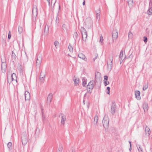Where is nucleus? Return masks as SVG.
<instances>
[{
	"label": "nucleus",
	"instance_id": "nucleus-32",
	"mask_svg": "<svg viewBox=\"0 0 152 152\" xmlns=\"http://www.w3.org/2000/svg\"><path fill=\"white\" fill-rule=\"evenodd\" d=\"M123 55H124L123 51L122 50H121V51L120 56H119V58L121 60H122L123 59Z\"/></svg>",
	"mask_w": 152,
	"mask_h": 152
},
{
	"label": "nucleus",
	"instance_id": "nucleus-9",
	"mask_svg": "<svg viewBox=\"0 0 152 152\" xmlns=\"http://www.w3.org/2000/svg\"><path fill=\"white\" fill-rule=\"evenodd\" d=\"M27 142V139L26 133L25 134V136L22 138V143L23 145H25Z\"/></svg>",
	"mask_w": 152,
	"mask_h": 152
},
{
	"label": "nucleus",
	"instance_id": "nucleus-35",
	"mask_svg": "<svg viewBox=\"0 0 152 152\" xmlns=\"http://www.w3.org/2000/svg\"><path fill=\"white\" fill-rule=\"evenodd\" d=\"M59 43L57 41H56L54 42V45L56 47V48H57V46H58V45H59Z\"/></svg>",
	"mask_w": 152,
	"mask_h": 152
},
{
	"label": "nucleus",
	"instance_id": "nucleus-28",
	"mask_svg": "<svg viewBox=\"0 0 152 152\" xmlns=\"http://www.w3.org/2000/svg\"><path fill=\"white\" fill-rule=\"evenodd\" d=\"M148 83L144 84L143 85V91L146 90L148 88Z\"/></svg>",
	"mask_w": 152,
	"mask_h": 152
},
{
	"label": "nucleus",
	"instance_id": "nucleus-31",
	"mask_svg": "<svg viewBox=\"0 0 152 152\" xmlns=\"http://www.w3.org/2000/svg\"><path fill=\"white\" fill-rule=\"evenodd\" d=\"M80 31L81 32L82 34L84 33H86V31L85 29V28L83 27H81L80 29Z\"/></svg>",
	"mask_w": 152,
	"mask_h": 152
},
{
	"label": "nucleus",
	"instance_id": "nucleus-48",
	"mask_svg": "<svg viewBox=\"0 0 152 152\" xmlns=\"http://www.w3.org/2000/svg\"><path fill=\"white\" fill-rule=\"evenodd\" d=\"M98 13L99 14H100V11L98 9L96 11V14H97V13Z\"/></svg>",
	"mask_w": 152,
	"mask_h": 152
},
{
	"label": "nucleus",
	"instance_id": "nucleus-3",
	"mask_svg": "<svg viewBox=\"0 0 152 152\" xmlns=\"http://www.w3.org/2000/svg\"><path fill=\"white\" fill-rule=\"evenodd\" d=\"M42 58V55L40 54H38L37 56V60L36 63V66L37 67H39L40 66Z\"/></svg>",
	"mask_w": 152,
	"mask_h": 152
},
{
	"label": "nucleus",
	"instance_id": "nucleus-59",
	"mask_svg": "<svg viewBox=\"0 0 152 152\" xmlns=\"http://www.w3.org/2000/svg\"><path fill=\"white\" fill-rule=\"evenodd\" d=\"M59 7H60V6H59Z\"/></svg>",
	"mask_w": 152,
	"mask_h": 152
},
{
	"label": "nucleus",
	"instance_id": "nucleus-10",
	"mask_svg": "<svg viewBox=\"0 0 152 152\" xmlns=\"http://www.w3.org/2000/svg\"><path fill=\"white\" fill-rule=\"evenodd\" d=\"M25 96L26 100H29L30 99V96L29 92L26 91L25 92Z\"/></svg>",
	"mask_w": 152,
	"mask_h": 152
},
{
	"label": "nucleus",
	"instance_id": "nucleus-7",
	"mask_svg": "<svg viewBox=\"0 0 152 152\" xmlns=\"http://www.w3.org/2000/svg\"><path fill=\"white\" fill-rule=\"evenodd\" d=\"M53 95L52 93H50L48 96L47 100V105H50L53 99Z\"/></svg>",
	"mask_w": 152,
	"mask_h": 152
},
{
	"label": "nucleus",
	"instance_id": "nucleus-24",
	"mask_svg": "<svg viewBox=\"0 0 152 152\" xmlns=\"http://www.w3.org/2000/svg\"><path fill=\"white\" fill-rule=\"evenodd\" d=\"M12 143L11 142H9L7 144V146L9 150L10 151L12 149Z\"/></svg>",
	"mask_w": 152,
	"mask_h": 152
},
{
	"label": "nucleus",
	"instance_id": "nucleus-53",
	"mask_svg": "<svg viewBox=\"0 0 152 152\" xmlns=\"http://www.w3.org/2000/svg\"><path fill=\"white\" fill-rule=\"evenodd\" d=\"M132 149V146L131 147H130V148H129V150L130 151H131Z\"/></svg>",
	"mask_w": 152,
	"mask_h": 152
},
{
	"label": "nucleus",
	"instance_id": "nucleus-18",
	"mask_svg": "<svg viewBox=\"0 0 152 152\" xmlns=\"http://www.w3.org/2000/svg\"><path fill=\"white\" fill-rule=\"evenodd\" d=\"M66 120V117L65 115H63L61 117V124L64 125Z\"/></svg>",
	"mask_w": 152,
	"mask_h": 152
},
{
	"label": "nucleus",
	"instance_id": "nucleus-23",
	"mask_svg": "<svg viewBox=\"0 0 152 152\" xmlns=\"http://www.w3.org/2000/svg\"><path fill=\"white\" fill-rule=\"evenodd\" d=\"M48 30H49V28L48 26H45L44 33L46 35H48Z\"/></svg>",
	"mask_w": 152,
	"mask_h": 152
},
{
	"label": "nucleus",
	"instance_id": "nucleus-17",
	"mask_svg": "<svg viewBox=\"0 0 152 152\" xmlns=\"http://www.w3.org/2000/svg\"><path fill=\"white\" fill-rule=\"evenodd\" d=\"M116 109V107L115 105L114 104L112 105L111 107V113L113 114H114L115 112V110Z\"/></svg>",
	"mask_w": 152,
	"mask_h": 152
},
{
	"label": "nucleus",
	"instance_id": "nucleus-49",
	"mask_svg": "<svg viewBox=\"0 0 152 152\" xmlns=\"http://www.w3.org/2000/svg\"><path fill=\"white\" fill-rule=\"evenodd\" d=\"M11 34H8V38L9 39H10L11 38Z\"/></svg>",
	"mask_w": 152,
	"mask_h": 152
},
{
	"label": "nucleus",
	"instance_id": "nucleus-8",
	"mask_svg": "<svg viewBox=\"0 0 152 152\" xmlns=\"http://www.w3.org/2000/svg\"><path fill=\"white\" fill-rule=\"evenodd\" d=\"M1 68L2 72L4 73H5L6 72L7 68V64L5 61H2Z\"/></svg>",
	"mask_w": 152,
	"mask_h": 152
},
{
	"label": "nucleus",
	"instance_id": "nucleus-14",
	"mask_svg": "<svg viewBox=\"0 0 152 152\" xmlns=\"http://www.w3.org/2000/svg\"><path fill=\"white\" fill-rule=\"evenodd\" d=\"M92 23V20L90 18L87 19L85 21V24L87 25H91Z\"/></svg>",
	"mask_w": 152,
	"mask_h": 152
},
{
	"label": "nucleus",
	"instance_id": "nucleus-57",
	"mask_svg": "<svg viewBox=\"0 0 152 152\" xmlns=\"http://www.w3.org/2000/svg\"><path fill=\"white\" fill-rule=\"evenodd\" d=\"M83 102L84 103V104H85V101L84 100L83 101Z\"/></svg>",
	"mask_w": 152,
	"mask_h": 152
},
{
	"label": "nucleus",
	"instance_id": "nucleus-60",
	"mask_svg": "<svg viewBox=\"0 0 152 152\" xmlns=\"http://www.w3.org/2000/svg\"><path fill=\"white\" fill-rule=\"evenodd\" d=\"M151 102H152V100H151Z\"/></svg>",
	"mask_w": 152,
	"mask_h": 152
},
{
	"label": "nucleus",
	"instance_id": "nucleus-51",
	"mask_svg": "<svg viewBox=\"0 0 152 152\" xmlns=\"http://www.w3.org/2000/svg\"><path fill=\"white\" fill-rule=\"evenodd\" d=\"M47 1L49 5H50V0H47Z\"/></svg>",
	"mask_w": 152,
	"mask_h": 152
},
{
	"label": "nucleus",
	"instance_id": "nucleus-42",
	"mask_svg": "<svg viewBox=\"0 0 152 152\" xmlns=\"http://www.w3.org/2000/svg\"><path fill=\"white\" fill-rule=\"evenodd\" d=\"M62 27L63 30H65L66 29V26L65 24H63L62 25Z\"/></svg>",
	"mask_w": 152,
	"mask_h": 152
},
{
	"label": "nucleus",
	"instance_id": "nucleus-2",
	"mask_svg": "<svg viewBox=\"0 0 152 152\" xmlns=\"http://www.w3.org/2000/svg\"><path fill=\"white\" fill-rule=\"evenodd\" d=\"M103 126L105 129L108 128L109 125V119L107 115H105L102 121Z\"/></svg>",
	"mask_w": 152,
	"mask_h": 152
},
{
	"label": "nucleus",
	"instance_id": "nucleus-37",
	"mask_svg": "<svg viewBox=\"0 0 152 152\" xmlns=\"http://www.w3.org/2000/svg\"><path fill=\"white\" fill-rule=\"evenodd\" d=\"M104 85H105V86H106L107 85H108L109 83V82L108 81H107V80H104Z\"/></svg>",
	"mask_w": 152,
	"mask_h": 152
},
{
	"label": "nucleus",
	"instance_id": "nucleus-43",
	"mask_svg": "<svg viewBox=\"0 0 152 152\" xmlns=\"http://www.w3.org/2000/svg\"><path fill=\"white\" fill-rule=\"evenodd\" d=\"M143 38H144V41L146 43L147 41V38L145 36Z\"/></svg>",
	"mask_w": 152,
	"mask_h": 152
},
{
	"label": "nucleus",
	"instance_id": "nucleus-56",
	"mask_svg": "<svg viewBox=\"0 0 152 152\" xmlns=\"http://www.w3.org/2000/svg\"><path fill=\"white\" fill-rule=\"evenodd\" d=\"M87 107L88 108L89 107V104H88V105Z\"/></svg>",
	"mask_w": 152,
	"mask_h": 152
},
{
	"label": "nucleus",
	"instance_id": "nucleus-58",
	"mask_svg": "<svg viewBox=\"0 0 152 152\" xmlns=\"http://www.w3.org/2000/svg\"><path fill=\"white\" fill-rule=\"evenodd\" d=\"M86 95V94H85V95H84L85 96Z\"/></svg>",
	"mask_w": 152,
	"mask_h": 152
},
{
	"label": "nucleus",
	"instance_id": "nucleus-27",
	"mask_svg": "<svg viewBox=\"0 0 152 152\" xmlns=\"http://www.w3.org/2000/svg\"><path fill=\"white\" fill-rule=\"evenodd\" d=\"M148 15H152V7L150 8L147 11Z\"/></svg>",
	"mask_w": 152,
	"mask_h": 152
},
{
	"label": "nucleus",
	"instance_id": "nucleus-12",
	"mask_svg": "<svg viewBox=\"0 0 152 152\" xmlns=\"http://www.w3.org/2000/svg\"><path fill=\"white\" fill-rule=\"evenodd\" d=\"M45 77V73H41L40 76V80L41 82H43Z\"/></svg>",
	"mask_w": 152,
	"mask_h": 152
},
{
	"label": "nucleus",
	"instance_id": "nucleus-19",
	"mask_svg": "<svg viewBox=\"0 0 152 152\" xmlns=\"http://www.w3.org/2000/svg\"><path fill=\"white\" fill-rule=\"evenodd\" d=\"M56 0H51V8L53 9H54L55 4L56 2Z\"/></svg>",
	"mask_w": 152,
	"mask_h": 152
},
{
	"label": "nucleus",
	"instance_id": "nucleus-54",
	"mask_svg": "<svg viewBox=\"0 0 152 152\" xmlns=\"http://www.w3.org/2000/svg\"><path fill=\"white\" fill-rule=\"evenodd\" d=\"M10 34V31H9V34Z\"/></svg>",
	"mask_w": 152,
	"mask_h": 152
},
{
	"label": "nucleus",
	"instance_id": "nucleus-25",
	"mask_svg": "<svg viewBox=\"0 0 152 152\" xmlns=\"http://www.w3.org/2000/svg\"><path fill=\"white\" fill-rule=\"evenodd\" d=\"M74 81L75 84L76 85H77L79 83V79L78 78L74 77Z\"/></svg>",
	"mask_w": 152,
	"mask_h": 152
},
{
	"label": "nucleus",
	"instance_id": "nucleus-15",
	"mask_svg": "<svg viewBox=\"0 0 152 152\" xmlns=\"http://www.w3.org/2000/svg\"><path fill=\"white\" fill-rule=\"evenodd\" d=\"M140 92L139 91H135V95L136 98L137 99L139 100L140 99Z\"/></svg>",
	"mask_w": 152,
	"mask_h": 152
},
{
	"label": "nucleus",
	"instance_id": "nucleus-4",
	"mask_svg": "<svg viewBox=\"0 0 152 152\" xmlns=\"http://www.w3.org/2000/svg\"><path fill=\"white\" fill-rule=\"evenodd\" d=\"M113 60V57L112 56L110 58L109 61L107 63V69L109 72L111 70L112 67Z\"/></svg>",
	"mask_w": 152,
	"mask_h": 152
},
{
	"label": "nucleus",
	"instance_id": "nucleus-13",
	"mask_svg": "<svg viewBox=\"0 0 152 152\" xmlns=\"http://www.w3.org/2000/svg\"><path fill=\"white\" fill-rule=\"evenodd\" d=\"M78 56L80 58L83 59L85 61H86L87 60V58H86L85 56L82 53L79 54Z\"/></svg>",
	"mask_w": 152,
	"mask_h": 152
},
{
	"label": "nucleus",
	"instance_id": "nucleus-44",
	"mask_svg": "<svg viewBox=\"0 0 152 152\" xmlns=\"http://www.w3.org/2000/svg\"><path fill=\"white\" fill-rule=\"evenodd\" d=\"M86 81L84 80V81H83L82 85L83 86H85L86 85Z\"/></svg>",
	"mask_w": 152,
	"mask_h": 152
},
{
	"label": "nucleus",
	"instance_id": "nucleus-47",
	"mask_svg": "<svg viewBox=\"0 0 152 152\" xmlns=\"http://www.w3.org/2000/svg\"><path fill=\"white\" fill-rule=\"evenodd\" d=\"M100 75V74L99 73V72H97V73H96V75H95V78L96 79L97 78V75Z\"/></svg>",
	"mask_w": 152,
	"mask_h": 152
},
{
	"label": "nucleus",
	"instance_id": "nucleus-50",
	"mask_svg": "<svg viewBox=\"0 0 152 152\" xmlns=\"http://www.w3.org/2000/svg\"><path fill=\"white\" fill-rule=\"evenodd\" d=\"M85 4V0H84V1L83 2V5H84Z\"/></svg>",
	"mask_w": 152,
	"mask_h": 152
},
{
	"label": "nucleus",
	"instance_id": "nucleus-26",
	"mask_svg": "<svg viewBox=\"0 0 152 152\" xmlns=\"http://www.w3.org/2000/svg\"><path fill=\"white\" fill-rule=\"evenodd\" d=\"M128 3L129 7H132L133 4V0H128Z\"/></svg>",
	"mask_w": 152,
	"mask_h": 152
},
{
	"label": "nucleus",
	"instance_id": "nucleus-38",
	"mask_svg": "<svg viewBox=\"0 0 152 152\" xmlns=\"http://www.w3.org/2000/svg\"><path fill=\"white\" fill-rule=\"evenodd\" d=\"M96 18L97 19H98L99 20L100 18V14L97 13L96 14Z\"/></svg>",
	"mask_w": 152,
	"mask_h": 152
},
{
	"label": "nucleus",
	"instance_id": "nucleus-52",
	"mask_svg": "<svg viewBox=\"0 0 152 152\" xmlns=\"http://www.w3.org/2000/svg\"><path fill=\"white\" fill-rule=\"evenodd\" d=\"M129 142L130 143V147L132 146V144L130 141H129Z\"/></svg>",
	"mask_w": 152,
	"mask_h": 152
},
{
	"label": "nucleus",
	"instance_id": "nucleus-6",
	"mask_svg": "<svg viewBox=\"0 0 152 152\" xmlns=\"http://www.w3.org/2000/svg\"><path fill=\"white\" fill-rule=\"evenodd\" d=\"M37 15V6H35L33 8L32 12V16L33 17H34L35 18H36V16Z\"/></svg>",
	"mask_w": 152,
	"mask_h": 152
},
{
	"label": "nucleus",
	"instance_id": "nucleus-30",
	"mask_svg": "<svg viewBox=\"0 0 152 152\" xmlns=\"http://www.w3.org/2000/svg\"><path fill=\"white\" fill-rule=\"evenodd\" d=\"M23 28L20 26H18V32L20 34L21 33L23 32Z\"/></svg>",
	"mask_w": 152,
	"mask_h": 152
},
{
	"label": "nucleus",
	"instance_id": "nucleus-11",
	"mask_svg": "<svg viewBox=\"0 0 152 152\" xmlns=\"http://www.w3.org/2000/svg\"><path fill=\"white\" fill-rule=\"evenodd\" d=\"M118 34L117 31H114L112 34V38L113 41L114 39H116L118 37Z\"/></svg>",
	"mask_w": 152,
	"mask_h": 152
},
{
	"label": "nucleus",
	"instance_id": "nucleus-39",
	"mask_svg": "<svg viewBox=\"0 0 152 152\" xmlns=\"http://www.w3.org/2000/svg\"><path fill=\"white\" fill-rule=\"evenodd\" d=\"M12 58H15L16 57V56L13 51H12Z\"/></svg>",
	"mask_w": 152,
	"mask_h": 152
},
{
	"label": "nucleus",
	"instance_id": "nucleus-45",
	"mask_svg": "<svg viewBox=\"0 0 152 152\" xmlns=\"http://www.w3.org/2000/svg\"><path fill=\"white\" fill-rule=\"evenodd\" d=\"M107 78H108L107 76H106V75H105L104 76V81L107 80Z\"/></svg>",
	"mask_w": 152,
	"mask_h": 152
},
{
	"label": "nucleus",
	"instance_id": "nucleus-40",
	"mask_svg": "<svg viewBox=\"0 0 152 152\" xmlns=\"http://www.w3.org/2000/svg\"><path fill=\"white\" fill-rule=\"evenodd\" d=\"M110 88L109 87H107V94H110Z\"/></svg>",
	"mask_w": 152,
	"mask_h": 152
},
{
	"label": "nucleus",
	"instance_id": "nucleus-20",
	"mask_svg": "<svg viewBox=\"0 0 152 152\" xmlns=\"http://www.w3.org/2000/svg\"><path fill=\"white\" fill-rule=\"evenodd\" d=\"M98 118L97 115H96L94 117V124L95 125H97L98 122Z\"/></svg>",
	"mask_w": 152,
	"mask_h": 152
},
{
	"label": "nucleus",
	"instance_id": "nucleus-22",
	"mask_svg": "<svg viewBox=\"0 0 152 152\" xmlns=\"http://www.w3.org/2000/svg\"><path fill=\"white\" fill-rule=\"evenodd\" d=\"M151 132L150 129L147 126H146L145 128V133L146 134H148V135L150 134Z\"/></svg>",
	"mask_w": 152,
	"mask_h": 152
},
{
	"label": "nucleus",
	"instance_id": "nucleus-41",
	"mask_svg": "<svg viewBox=\"0 0 152 152\" xmlns=\"http://www.w3.org/2000/svg\"><path fill=\"white\" fill-rule=\"evenodd\" d=\"M74 36L75 38H77L78 37V35L77 32H75Z\"/></svg>",
	"mask_w": 152,
	"mask_h": 152
},
{
	"label": "nucleus",
	"instance_id": "nucleus-34",
	"mask_svg": "<svg viewBox=\"0 0 152 152\" xmlns=\"http://www.w3.org/2000/svg\"><path fill=\"white\" fill-rule=\"evenodd\" d=\"M68 48L70 52H72L73 51V48L71 45H69Z\"/></svg>",
	"mask_w": 152,
	"mask_h": 152
},
{
	"label": "nucleus",
	"instance_id": "nucleus-36",
	"mask_svg": "<svg viewBox=\"0 0 152 152\" xmlns=\"http://www.w3.org/2000/svg\"><path fill=\"white\" fill-rule=\"evenodd\" d=\"M104 39H103V37L102 35H101L100 37L99 42L101 43H102Z\"/></svg>",
	"mask_w": 152,
	"mask_h": 152
},
{
	"label": "nucleus",
	"instance_id": "nucleus-33",
	"mask_svg": "<svg viewBox=\"0 0 152 152\" xmlns=\"http://www.w3.org/2000/svg\"><path fill=\"white\" fill-rule=\"evenodd\" d=\"M133 36L132 33L130 31L129 33L128 37L130 38H131Z\"/></svg>",
	"mask_w": 152,
	"mask_h": 152
},
{
	"label": "nucleus",
	"instance_id": "nucleus-5",
	"mask_svg": "<svg viewBox=\"0 0 152 152\" xmlns=\"http://www.w3.org/2000/svg\"><path fill=\"white\" fill-rule=\"evenodd\" d=\"M95 83L94 81H91L88 84L87 87V90L89 92H91V90H92L94 88V85Z\"/></svg>",
	"mask_w": 152,
	"mask_h": 152
},
{
	"label": "nucleus",
	"instance_id": "nucleus-21",
	"mask_svg": "<svg viewBox=\"0 0 152 152\" xmlns=\"http://www.w3.org/2000/svg\"><path fill=\"white\" fill-rule=\"evenodd\" d=\"M143 108L145 112L147 111L148 108V106L147 104L145 103L143 105Z\"/></svg>",
	"mask_w": 152,
	"mask_h": 152
},
{
	"label": "nucleus",
	"instance_id": "nucleus-1",
	"mask_svg": "<svg viewBox=\"0 0 152 152\" xmlns=\"http://www.w3.org/2000/svg\"><path fill=\"white\" fill-rule=\"evenodd\" d=\"M8 82L9 84L11 83L13 84H16L17 83V77L15 74L13 73L10 78H9L8 77Z\"/></svg>",
	"mask_w": 152,
	"mask_h": 152
},
{
	"label": "nucleus",
	"instance_id": "nucleus-29",
	"mask_svg": "<svg viewBox=\"0 0 152 152\" xmlns=\"http://www.w3.org/2000/svg\"><path fill=\"white\" fill-rule=\"evenodd\" d=\"M137 146L139 152H143L142 149L140 145H137Z\"/></svg>",
	"mask_w": 152,
	"mask_h": 152
},
{
	"label": "nucleus",
	"instance_id": "nucleus-55",
	"mask_svg": "<svg viewBox=\"0 0 152 152\" xmlns=\"http://www.w3.org/2000/svg\"><path fill=\"white\" fill-rule=\"evenodd\" d=\"M72 152H75V151L73 150L72 149Z\"/></svg>",
	"mask_w": 152,
	"mask_h": 152
},
{
	"label": "nucleus",
	"instance_id": "nucleus-16",
	"mask_svg": "<svg viewBox=\"0 0 152 152\" xmlns=\"http://www.w3.org/2000/svg\"><path fill=\"white\" fill-rule=\"evenodd\" d=\"M82 39L83 41H86L87 37V32L82 34Z\"/></svg>",
	"mask_w": 152,
	"mask_h": 152
},
{
	"label": "nucleus",
	"instance_id": "nucleus-46",
	"mask_svg": "<svg viewBox=\"0 0 152 152\" xmlns=\"http://www.w3.org/2000/svg\"><path fill=\"white\" fill-rule=\"evenodd\" d=\"M98 57V55L96 54L95 57L93 59V60L94 61L96 59L97 57Z\"/></svg>",
	"mask_w": 152,
	"mask_h": 152
}]
</instances>
